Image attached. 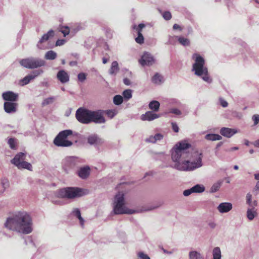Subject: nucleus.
<instances>
[{"label":"nucleus","instance_id":"obj_1","mask_svg":"<svg viewBox=\"0 0 259 259\" xmlns=\"http://www.w3.org/2000/svg\"><path fill=\"white\" fill-rule=\"evenodd\" d=\"M5 227L22 234H28L33 231V221L30 214L24 210L15 212L7 218Z\"/></svg>","mask_w":259,"mask_h":259},{"label":"nucleus","instance_id":"obj_2","mask_svg":"<svg viewBox=\"0 0 259 259\" xmlns=\"http://www.w3.org/2000/svg\"><path fill=\"white\" fill-rule=\"evenodd\" d=\"M191 145L185 141L178 143L172 149L171 156L174 162V167L179 170V167L185 164L189 157L188 149Z\"/></svg>","mask_w":259,"mask_h":259},{"label":"nucleus","instance_id":"obj_3","mask_svg":"<svg viewBox=\"0 0 259 259\" xmlns=\"http://www.w3.org/2000/svg\"><path fill=\"white\" fill-rule=\"evenodd\" d=\"M125 194L123 191L118 192L114 196L113 200V211L115 214H131L142 211L154 209L158 206H150L143 210L132 209L125 205Z\"/></svg>","mask_w":259,"mask_h":259},{"label":"nucleus","instance_id":"obj_4","mask_svg":"<svg viewBox=\"0 0 259 259\" xmlns=\"http://www.w3.org/2000/svg\"><path fill=\"white\" fill-rule=\"evenodd\" d=\"M192 59L194 63L192 66V71L194 74L200 77L204 81L211 83L212 79L210 77L207 67L205 65L204 59L197 53H195L192 56Z\"/></svg>","mask_w":259,"mask_h":259},{"label":"nucleus","instance_id":"obj_5","mask_svg":"<svg viewBox=\"0 0 259 259\" xmlns=\"http://www.w3.org/2000/svg\"><path fill=\"white\" fill-rule=\"evenodd\" d=\"M202 153L199 151H194L189 154L185 164L179 167V170L192 171L201 167L203 165L202 161Z\"/></svg>","mask_w":259,"mask_h":259},{"label":"nucleus","instance_id":"obj_6","mask_svg":"<svg viewBox=\"0 0 259 259\" xmlns=\"http://www.w3.org/2000/svg\"><path fill=\"white\" fill-rule=\"evenodd\" d=\"M84 195L83 190L77 187H66L58 190L56 196L58 198L72 199Z\"/></svg>","mask_w":259,"mask_h":259},{"label":"nucleus","instance_id":"obj_7","mask_svg":"<svg viewBox=\"0 0 259 259\" xmlns=\"http://www.w3.org/2000/svg\"><path fill=\"white\" fill-rule=\"evenodd\" d=\"M72 134V131L70 130L61 132L55 138L54 143L59 147H69L72 145V143L67 140L68 136Z\"/></svg>","mask_w":259,"mask_h":259},{"label":"nucleus","instance_id":"obj_8","mask_svg":"<svg viewBox=\"0 0 259 259\" xmlns=\"http://www.w3.org/2000/svg\"><path fill=\"white\" fill-rule=\"evenodd\" d=\"M20 64L25 68L34 69L44 66L46 65V61L39 58L29 57L21 60Z\"/></svg>","mask_w":259,"mask_h":259},{"label":"nucleus","instance_id":"obj_9","mask_svg":"<svg viewBox=\"0 0 259 259\" xmlns=\"http://www.w3.org/2000/svg\"><path fill=\"white\" fill-rule=\"evenodd\" d=\"M26 159V153L20 152L17 154L14 158L11 160V163L17 166L19 169H26L32 170L31 164L25 161Z\"/></svg>","mask_w":259,"mask_h":259},{"label":"nucleus","instance_id":"obj_10","mask_svg":"<svg viewBox=\"0 0 259 259\" xmlns=\"http://www.w3.org/2000/svg\"><path fill=\"white\" fill-rule=\"evenodd\" d=\"M90 110L83 108L78 109L76 112L77 119L82 123H90Z\"/></svg>","mask_w":259,"mask_h":259},{"label":"nucleus","instance_id":"obj_11","mask_svg":"<svg viewBox=\"0 0 259 259\" xmlns=\"http://www.w3.org/2000/svg\"><path fill=\"white\" fill-rule=\"evenodd\" d=\"M104 111L102 110H90V122H94L96 123H103L105 119L103 116Z\"/></svg>","mask_w":259,"mask_h":259},{"label":"nucleus","instance_id":"obj_12","mask_svg":"<svg viewBox=\"0 0 259 259\" xmlns=\"http://www.w3.org/2000/svg\"><path fill=\"white\" fill-rule=\"evenodd\" d=\"M139 63L142 66H151L155 62L153 56L148 52H144L139 60Z\"/></svg>","mask_w":259,"mask_h":259},{"label":"nucleus","instance_id":"obj_13","mask_svg":"<svg viewBox=\"0 0 259 259\" xmlns=\"http://www.w3.org/2000/svg\"><path fill=\"white\" fill-rule=\"evenodd\" d=\"M54 35V32L52 30H50L47 33L44 34L37 44V48L41 50L46 49L47 48L44 44L47 41L50 37H53Z\"/></svg>","mask_w":259,"mask_h":259},{"label":"nucleus","instance_id":"obj_14","mask_svg":"<svg viewBox=\"0 0 259 259\" xmlns=\"http://www.w3.org/2000/svg\"><path fill=\"white\" fill-rule=\"evenodd\" d=\"M18 104L15 102H5L4 104L5 111L9 114L14 113L17 110Z\"/></svg>","mask_w":259,"mask_h":259},{"label":"nucleus","instance_id":"obj_15","mask_svg":"<svg viewBox=\"0 0 259 259\" xmlns=\"http://www.w3.org/2000/svg\"><path fill=\"white\" fill-rule=\"evenodd\" d=\"M2 97L7 102H14L17 101L18 95L11 91H8L3 93Z\"/></svg>","mask_w":259,"mask_h":259},{"label":"nucleus","instance_id":"obj_16","mask_svg":"<svg viewBox=\"0 0 259 259\" xmlns=\"http://www.w3.org/2000/svg\"><path fill=\"white\" fill-rule=\"evenodd\" d=\"M233 205L230 202H222L217 207V210L221 213L229 212L232 210Z\"/></svg>","mask_w":259,"mask_h":259},{"label":"nucleus","instance_id":"obj_17","mask_svg":"<svg viewBox=\"0 0 259 259\" xmlns=\"http://www.w3.org/2000/svg\"><path fill=\"white\" fill-rule=\"evenodd\" d=\"M160 117V115L153 113L152 111H147L141 116V120L143 121H152Z\"/></svg>","mask_w":259,"mask_h":259},{"label":"nucleus","instance_id":"obj_18","mask_svg":"<svg viewBox=\"0 0 259 259\" xmlns=\"http://www.w3.org/2000/svg\"><path fill=\"white\" fill-rule=\"evenodd\" d=\"M34 74H29L20 80V84L21 85H24L28 84L30 81L37 76L40 72L38 71H35L33 72Z\"/></svg>","mask_w":259,"mask_h":259},{"label":"nucleus","instance_id":"obj_19","mask_svg":"<svg viewBox=\"0 0 259 259\" xmlns=\"http://www.w3.org/2000/svg\"><path fill=\"white\" fill-rule=\"evenodd\" d=\"M57 78L62 83H66L69 80V76L68 73L64 70H60L58 72Z\"/></svg>","mask_w":259,"mask_h":259},{"label":"nucleus","instance_id":"obj_20","mask_svg":"<svg viewBox=\"0 0 259 259\" xmlns=\"http://www.w3.org/2000/svg\"><path fill=\"white\" fill-rule=\"evenodd\" d=\"M237 133V131L234 128L228 127H222L220 130L221 134L226 137L230 138Z\"/></svg>","mask_w":259,"mask_h":259},{"label":"nucleus","instance_id":"obj_21","mask_svg":"<svg viewBox=\"0 0 259 259\" xmlns=\"http://www.w3.org/2000/svg\"><path fill=\"white\" fill-rule=\"evenodd\" d=\"M78 161V159L75 157H68L64 160V164L68 167H73L75 166Z\"/></svg>","mask_w":259,"mask_h":259},{"label":"nucleus","instance_id":"obj_22","mask_svg":"<svg viewBox=\"0 0 259 259\" xmlns=\"http://www.w3.org/2000/svg\"><path fill=\"white\" fill-rule=\"evenodd\" d=\"M91 169L89 166L81 167L78 171L79 177L82 179H86L90 175Z\"/></svg>","mask_w":259,"mask_h":259},{"label":"nucleus","instance_id":"obj_23","mask_svg":"<svg viewBox=\"0 0 259 259\" xmlns=\"http://www.w3.org/2000/svg\"><path fill=\"white\" fill-rule=\"evenodd\" d=\"M189 259H205L204 255L200 251L192 250L189 252Z\"/></svg>","mask_w":259,"mask_h":259},{"label":"nucleus","instance_id":"obj_24","mask_svg":"<svg viewBox=\"0 0 259 259\" xmlns=\"http://www.w3.org/2000/svg\"><path fill=\"white\" fill-rule=\"evenodd\" d=\"M163 138V135L160 133H157L155 135H151L147 138L146 141L151 143H155L158 141H161Z\"/></svg>","mask_w":259,"mask_h":259},{"label":"nucleus","instance_id":"obj_25","mask_svg":"<svg viewBox=\"0 0 259 259\" xmlns=\"http://www.w3.org/2000/svg\"><path fill=\"white\" fill-rule=\"evenodd\" d=\"M257 215V209L248 207L246 212V216L249 221H252Z\"/></svg>","mask_w":259,"mask_h":259},{"label":"nucleus","instance_id":"obj_26","mask_svg":"<svg viewBox=\"0 0 259 259\" xmlns=\"http://www.w3.org/2000/svg\"><path fill=\"white\" fill-rule=\"evenodd\" d=\"M73 215L76 217L79 221V223L82 227H83L84 220L81 216L80 210L77 208H73L72 211Z\"/></svg>","mask_w":259,"mask_h":259},{"label":"nucleus","instance_id":"obj_27","mask_svg":"<svg viewBox=\"0 0 259 259\" xmlns=\"http://www.w3.org/2000/svg\"><path fill=\"white\" fill-rule=\"evenodd\" d=\"M119 68L117 61H113L109 70V73L111 75H115L118 72Z\"/></svg>","mask_w":259,"mask_h":259},{"label":"nucleus","instance_id":"obj_28","mask_svg":"<svg viewBox=\"0 0 259 259\" xmlns=\"http://www.w3.org/2000/svg\"><path fill=\"white\" fill-rule=\"evenodd\" d=\"M205 139L207 140L214 141L220 140L222 139V137L218 134H208L205 136Z\"/></svg>","mask_w":259,"mask_h":259},{"label":"nucleus","instance_id":"obj_29","mask_svg":"<svg viewBox=\"0 0 259 259\" xmlns=\"http://www.w3.org/2000/svg\"><path fill=\"white\" fill-rule=\"evenodd\" d=\"M212 259H222V254L219 247H214L212 250Z\"/></svg>","mask_w":259,"mask_h":259},{"label":"nucleus","instance_id":"obj_30","mask_svg":"<svg viewBox=\"0 0 259 259\" xmlns=\"http://www.w3.org/2000/svg\"><path fill=\"white\" fill-rule=\"evenodd\" d=\"M152 82L157 84H160L163 82V77L158 73H156L152 78Z\"/></svg>","mask_w":259,"mask_h":259},{"label":"nucleus","instance_id":"obj_31","mask_svg":"<svg viewBox=\"0 0 259 259\" xmlns=\"http://www.w3.org/2000/svg\"><path fill=\"white\" fill-rule=\"evenodd\" d=\"M160 107V103L159 102L154 100L150 102L149 104V108L154 111H158Z\"/></svg>","mask_w":259,"mask_h":259},{"label":"nucleus","instance_id":"obj_32","mask_svg":"<svg viewBox=\"0 0 259 259\" xmlns=\"http://www.w3.org/2000/svg\"><path fill=\"white\" fill-rule=\"evenodd\" d=\"M193 193H202L205 191V187L200 184H197L191 188Z\"/></svg>","mask_w":259,"mask_h":259},{"label":"nucleus","instance_id":"obj_33","mask_svg":"<svg viewBox=\"0 0 259 259\" xmlns=\"http://www.w3.org/2000/svg\"><path fill=\"white\" fill-rule=\"evenodd\" d=\"M57 53L53 51H49L46 52L45 58L47 60H54L57 57Z\"/></svg>","mask_w":259,"mask_h":259},{"label":"nucleus","instance_id":"obj_34","mask_svg":"<svg viewBox=\"0 0 259 259\" xmlns=\"http://www.w3.org/2000/svg\"><path fill=\"white\" fill-rule=\"evenodd\" d=\"M178 40L180 44L184 46H188L190 45V40L189 39L183 36H177Z\"/></svg>","mask_w":259,"mask_h":259},{"label":"nucleus","instance_id":"obj_35","mask_svg":"<svg viewBox=\"0 0 259 259\" xmlns=\"http://www.w3.org/2000/svg\"><path fill=\"white\" fill-rule=\"evenodd\" d=\"M98 137L95 135L90 136L88 138V142L91 145L97 144L98 142Z\"/></svg>","mask_w":259,"mask_h":259},{"label":"nucleus","instance_id":"obj_36","mask_svg":"<svg viewBox=\"0 0 259 259\" xmlns=\"http://www.w3.org/2000/svg\"><path fill=\"white\" fill-rule=\"evenodd\" d=\"M222 183V181H218L217 183L213 184L210 188V192L211 193H214L218 191L221 187Z\"/></svg>","mask_w":259,"mask_h":259},{"label":"nucleus","instance_id":"obj_37","mask_svg":"<svg viewBox=\"0 0 259 259\" xmlns=\"http://www.w3.org/2000/svg\"><path fill=\"white\" fill-rule=\"evenodd\" d=\"M83 26L80 24H76L72 26L71 28V33H73V34L76 33L79 30L82 29Z\"/></svg>","mask_w":259,"mask_h":259},{"label":"nucleus","instance_id":"obj_38","mask_svg":"<svg viewBox=\"0 0 259 259\" xmlns=\"http://www.w3.org/2000/svg\"><path fill=\"white\" fill-rule=\"evenodd\" d=\"M122 95L125 100H128L132 97V91L130 89L125 90Z\"/></svg>","mask_w":259,"mask_h":259},{"label":"nucleus","instance_id":"obj_39","mask_svg":"<svg viewBox=\"0 0 259 259\" xmlns=\"http://www.w3.org/2000/svg\"><path fill=\"white\" fill-rule=\"evenodd\" d=\"M113 102L115 105H119L123 102V97L120 95H116L113 98Z\"/></svg>","mask_w":259,"mask_h":259},{"label":"nucleus","instance_id":"obj_40","mask_svg":"<svg viewBox=\"0 0 259 259\" xmlns=\"http://www.w3.org/2000/svg\"><path fill=\"white\" fill-rule=\"evenodd\" d=\"M107 116L110 118H112L115 115L117 114L118 111L116 109L108 110L105 111Z\"/></svg>","mask_w":259,"mask_h":259},{"label":"nucleus","instance_id":"obj_41","mask_svg":"<svg viewBox=\"0 0 259 259\" xmlns=\"http://www.w3.org/2000/svg\"><path fill=\"white\" fill-rule=\"evenodd\" d=\"M54 100H55V97H50L47 98L43 101V102L42 103V105L43 106L47 105L48 104L52 103Z\"/></svg>","mask_w":259,"mask_h":259},{"label":"nucleus","instance_id":"obj_42","mask_svg":"<svg viewBox=\"0 0 259 259\" xmlns=\"http://www.w3.org/2000/svg\"><path fill=\"white\" fill-rule=\"evenodd\" d=\"M1 183L4 188V191L10 186L9 181L7 179H3L1 181Z\"/></svg>","mask_w":259,"mask_h":259},{"label":"nucleus","instance_id":"obj_43","mask_svg":"<svg viewBox=\"0 0 259 259\" xmlns=\"http://www.w3.org/2000/svg\"><path fill=\"white\" fill-rule=\"evenodd\" d=\"M138 259H150V257L143 251L137 253Z\"/></svg>","mask_w":259,"mask_h":259},{"label":"nucleus","instance_id":"obj_44","mask_svg":"<svg viewBox=\"0 0 259 259\" xmlns=\"http://www.w3.org/2000/svg\"><path fill=\"white\" fill-rule=\"evenodd\" d=\"M135 40L139 44H142L144 42V37L141 32H138V36L136 38Z\"/></svg>","mask_w":259,"mask_h":259},{"label":"nucleus","instance_id":"obj_45","mask_svg":"<svg viewBox=\"0 0 259 259\" xmlns=\"http://www.w3.org/2000/svg\"><path fill=\"white\" fill-rule=\"evenodd\" d=\"M60 31L63 34L64 36H66L70 32V29L68 26H63L60 28Z\"/></svg>","mask_w":259,"mask_h":259},{"label":"nucleus","instance_id":"obj_46","mask_svg":"<svg viewBox=\"0 0 259 259\" xmlns=\"http://www.w3.org/2000/svg\"><path fill=\"white\" fill-rule=\"evenodd\" d=\"M8 144L11 149H14L16 148V140L13 138H10L8 140Z\"/></svg>","mask_w":259,"mask_h":259},{"label":"nucleus","instance_id":"obj_47","mask_svg":"<svg viewBox=\"0 0 259 259\" xmlns=\"http://www.w3.org/2000/svg\"><path fill=\"white\" fill-rule=\"evenodd\" d=\"M252 195L250 193H247L246 196V203L248 205L249 207L252 203Z\"/></svg>","mask_w":259,"mask_h":259},{"label":"nucleus","instance_id":"obj_48","mask_svg":"<svg viewBox=\"0 0 259 259\" xmlns=\"http://www.w3.org/2000/svg\"><path fill=\"white\" fill-rule=\"evenodd\" d=\"M78 79L81 81H84L86 79V75L84 73H80L77 75Z\"/></svg>","mask_w":259,"mask_h":259},{"label":"nucleus","instance_id":"obj_49","mask_svg":"<svg viewBox=\"0 0 259 259\" xmlns=\"http://www.w3.org/2000/svg\"><path fill=\"white\" fill-rule=\"evenodd\" d=\"M169 112L173 113V114L177 115H181V114H182V112L179 109H178L177 108H172V109H170Z\"/></svg>","mask_w":259,"mask_h":259},{"label":"nucleus","instance_id":"obj_50","mask_svg":"<svg viewBox=\"0 0 259 259\" xmlns=\"http://www.w3.org/2000/svg\"><path fill=\"white\" fill-rule=\"evenodd\" d=\"M163 17L166 20H170L171 18V15L169 12L166 11L163 13Z\"/></svg>","mask_w":259,"mask_h":259},{"label":"nucleus","instance_id":"obj_51","mask_svg":"<svg viewBox=\"0 0 259 259\" xmlns=\"http://www.w3.org/2000/svg\"><path fill=\"white\" fill-rule=\"evenodd\" d=\"M252 119L254 122V125H256L259 122V114H254L252 117Z\"/></svg>","mask_w":259,"mask_h":259},{"label":"nucleus","instance_id":"obj_52","mask_svg":"<svg viewBox=\"0 0 259 259\" xmlns=\"http://www.w3.org/2000/svg\"><path fill=\"white\" fill-rule=\"evenodd\" d=\"M220 103L223 107H227L228 105V102L223 98L220 99Z\"/></svg>","mask_w":259,"mask_h":259},{"label":"nucleus","instance_id":"obj_53","mask_svg":"<svg viewBox=\"0 0 259 259\" xmlns=\"http://www.w3.org/2000/svg\"><path fill=\"white\" fill-rule=\"evenodd\" d=\"M145 27V25L143 23L140 24L137 27L136 26H134V29H136L138 32H141L142 29Z\"/></svg>","mask_w":259,"mask_h":259},{"label":"nucleus","instance_id":"obj_54","mask_svg":"<svg viewBox=\"0 0 259 259\" xmlns=\"http://www.w3.org/2000/svg\"><path fill=\"white\" fill-rule=\"evenodd\" d=\"M192 193H193V191H192V190H191V188H190L189 189L185 190L183 192V195L185 196H188Z\"/></svg>","mask_w":259,"mask_h":259},{"label":"nucleus","instance_id":"obj_55","mask_svg":"<svg viewBox=\"0 0 259 259\" xmlns=\"http://www.w3.org/2000/svg\"><path fill=\"white\" fill-rule=\"evenodd\" d=\"M171 125H172V128L173 131L176 133H178L179 130V128L178 125L176 123L172 122Z\"/></svg>","mask_w":259,"mask_h":259},{"label":"nucleus","instance_id":"obj_56","mask_svg":"<svg viewBox=\"0 0 259 259\" xmlns=\"http://www.w3.org/2000/svg\"><path fill=\"white\" fill-rule=\"evenodd\" d=\"M65 42V40L64 39H58L56 42V46H60L63 45Z\"/></svg>","mask_w":259,"mask_h":259},{"label":"nucleus","instance_id":"obj_57","mask_svg":"<svg viewBox=\"0 0 259 259\" xmlns=\"http://www.w3.org/2000/svg\"><path fill=\"white\" fill-rule=\"evenodd\" d=\"M217 225L214 222H210L208 223V226L211 229H214Z\"/></svg>","mask_w":259,"mask_h":259},{"label":"nucleus","instance_id":"obj_58","mask_svg":"<svg viewBox=\"0 0 259 259\" xmlns=\"http://www.w3.org/2000/svg\"><path fill=\"white\" fill-rule=\"evenodd\" d=\"M257 206V202L256 200H254L252 202L251 205L250 206V208H255L256 206Z\"/></svg>","mask_w":259,"mask_h":259},{"label":"nucleus","instance_id":"obj_59","mask_svg":"<svg viewBox=\"0 0 259 259\" xmlns=\"http://www.w3.org/2000/svg\"><path fill=\"white\" fill-rule=\"evenodd\" d=\"M171 104H175V105H178L180 104V102L179 101H178L176 99H172L170 101V102Z\"/></svg>","mask_w":259,"mask_h":259},{"label":"nucleus","instance_id":"obj_60","mask_svg":"<svg viewBox=\"0 0 259 259\" xmlns=\"http://www.w3.org/2000/svg\"><path fill=\"white\" fill-rule=\"evenodd\" d=\"M173 29H175V30H177V29H179L180 30H182V28L181 27V26L177 24H175L173 26Z\"/></svg>","mask_w":259,"mask_h":259},{"label":"nucleus","instance_id":"obj_61","mask_svg":"<svg viewBox=\"0 0 259 259\" xmlns=\"http://www.w3.org/2000/svg\"><path fill=\"white\" fill-rule=\"evenodd\" d=\"M123 82H124V83L125 84L127 85H130V83H131V81H130V80L128 78H124V79H123Z\"/></svg>","mask_w":259,"mask_h":259},{"label":"nucleus","instance_id":"obj_62","mask_svg":"<svg viewBox=\"0 0 259 259\" xmlns=\"http://www.w3.org/2000/svg\"><path fill=\"white\" fill-rule=\"evenodd\" d=\"M258 190H259V181H257V183H256V185L253 191H255Z\"/></svg>","mask_w":259,"mask_h":259},{"label":"nucleus","instance_id":"obj_63","mask_svg":"<svg viewBox=\"0 0 259 259\" xmlns=\"http://www.w3.org/2000/svg\"><path fill=\"white\" fill-rule=\"evenodd\" d=\"M253 145L256 147H258L259 148V140H257L255 141H254L253 143Z\"/></svg>","mask_w":259,"mask_h":259},{"label":"nucleus","instance_id":"obj_64","mask_svg":"<svg viewBox=\"0 0 259 259\" xmlns=\"http://www.w3.org/2000/svg\"><path fill=\"white\" fill-rule=\"evenodd\" d=\"M235 116L239 118H241L242 117V114L241 113L236 112L235 113Z\"/></svg>","mask_w":259,"mask_h":259}]
</instances>
